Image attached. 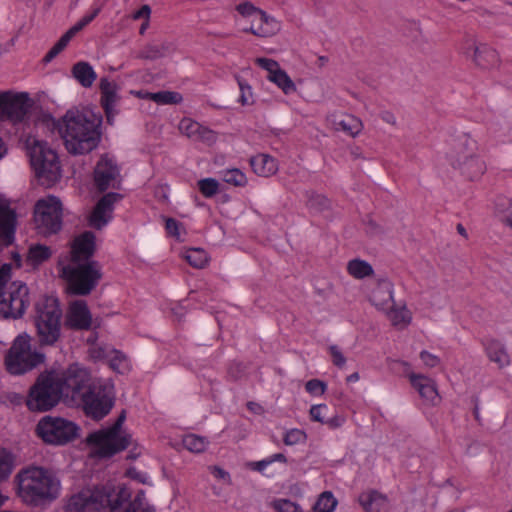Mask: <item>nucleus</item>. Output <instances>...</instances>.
I'll list each match as a JSON object with an SVG mask.
<instances>
[{
    "instance_id": "obj_55",
    "label": "nucleus",
    "mask_w": 512,
    "mask_h": 512,
    "mask_svg": "<svg viewBox=\"0 0 512 512\" xmlns=\"http://www.w3.org/2000/svg\"><path fill=\"white\" fill-rule=\"evenodd\" d=\"M329 350L332 356L333 364L342 368L346 363V358L342 354L341 350L336 345L330 346Z\"/></svg>"
},
{
    "instance_id": "obj_64",
    "label": "nucleus",
    "mask_w": 512,
    "mask_h": 512,
    "mask_svg": "<svg viewBox=\"0 0 512 512\" xmlns=\"http://www.w3.org/2000/svg\"><path fill=\"white\" fill-rule=\"evenodd\" d=\"M269 464H271V461L266 459V460L254 462L252 464V468L255 470H258V471H263Z\"/></svg>"
},
{
    "instance_id": "obj_21",
    "label": "nucleus",
    "mask_w": 512,
    "mask_h": 512,
    "mask_svg": "<svg viewBox=\"0 0 512 512\" xmlns=\"http://www.w3.org/2000/svg\"><path fill=\"white\" fill-rule=\"evenodd\" d=\"M121 198L118 193L105 194L96 204L89 218L90 225L96 229L104 227L111 218L113 205Z\"/></svg>"
},
{
    "instance_id": "obj_31",
    "label": "nucleus",
    "mask_w": 512,
    "mask_h": 512,
    "mask_svg": "<svg viewBox=\"0 0 512 512\" xmlns=\"http://www.w3.org/2000/svg\"><path fill=\"white\" fill-rule=\"evenodd\" d=\"M175 44L170 41H163L161 43L146 44L137 54L139 59L156 60L166 55L175 52Z\"/></svg>"
},
{
    "instance_id": "obj_46",
    "label": "nucleus",
    "mask_w": 512,
    "mask_h": 512,
    "mask_svg": "<svg viewBox=\"0 0 512 512\" xmlns=\"http://www.w3.org/2000/svg\"><path fill=\"white\" fill-rule=\"evenodd\" d=\"M99 11V8L94 9L91 14L84 16L80 21L73 25L65 34H67L72 39L76 35V33L81 31L98 15Z\"/></svg>"
},
{
    "instance_id": "obj_14",
    "label": "nucleus",
    "mask_w": 512,
    "mask_h": 512,
    "mask_svg": "<svg viewBox=\"0 0 512 512\" xmlns=\"http://www.w3.org/2000/svg\"><path fill=\"white\" fill-rule=\"evenodd\" d=\"M30 305V293L26 284L13 282L8 290V297L0 300V315L3 318H21Z\"/></svg>"
},
{
    "instance_id": "obj_58",
    "label": "nucleus",
    "mask_w": 512,
    "mask_h": 512,
    "mask_svg": "<svg viewBox=\"0 0 512 512\" xmlns=\"http://www.w3.org/2000/svg\"><path fill=\"white\" fill-rule=\"evenodd\" d=\"M209 470L216 478L226 480L228 484H231L229 473L223 470L221 467L211 466Z\"/></svg>"
},
{
    "instance_id": "obj_7",
    "label": "nucleus",
    "mask_w": 512,
    "mask_h": 512,
    "mask_svg": "<svg viewBox=\"0 0 512 512\" xmlns=\"http://www.w3.org/2000/svg\"><path fill=\"white\" fill-rule=\"evenodd\" d=\"M27 149L36 177L42 185L51 186L61 177V166L57 153L46 142L28 137Z\"/></svg>"
},
{
    "instance_id": "obj_37",
    "label": "nucleus",
    "mask_w": 512,
    "mask_h": 512,
    "mask_svg": "<svg viewBox=\"0 0 512 512\" xmlns=\"http://www.w3.org/2000/svg\"><path fill=\"white\" fill-rule=\"evenodd\" d=\"M185 260L194 268L203 269L209 262L208 254L201 248H191L184 254Z\"/></svg>"
},
{
    "instance_id": "obj_3",
    "label": "nucleus",
    "mask_w": 512,
    "mask_h": 512,
    "mask_svg": "<svg viewBox=\"0 0 512 512\" xmlns=\"http://www.w3.org/2000/svg\"><path fill=\"white\" fill-rule=\"evenodd\" d=\"M16 480L18 496L29 505L52 501L59 494V480L51 472L41 467H29L20 471Z\"/></svg>"
},
{
    "instance_id": "obj_28",
    "label": "nucleus",
    "mask_w": 512,
    "mask_h": 512,
    "mask_svg": "<svg viewBox=\"0 0 512 512\" xmlns=\"http://www.w3.org/2000/svg\"><path fill=\"white\" fill-rule=\"evenodd\" d=\"M359 503L366 512H387L389 510L387 497L375 490L360 494Z\"/></svg>"
},
{
    "instance_id": "obj_11",
    "label": "nucleus",
    "mask_w": 512,
    "mask_h": 512,
    "mask_svg": "<svg viewBox=\"0 0 512 512\" xmlns=\"http://www.w3.org/2000/svg\"><path fill=\"white\" fill-rule=\"evenodd\" d=\"M452 165L470 180L480 178L486 171V163L478 153L476 140L468 135L459 138Z\"/></svg>"
},
{
    "instance_id": "obj_32",
    "label": "nucleus",
    "mask_w": 512,
    "mask_h": 512,
    "mask_svg": "<svg viewBox=\"0 0 512 512\" xmlns=\"http://www.w3.org/2000/svg\"><path fill=\"white\" fill-rule=\"evenodd\" d=\"M485 350L490 361L496 363L499 368L507 367L510 364L507 349L500 341L495 339L488 341Z\"/></svg>"
},
{
    "instance_id": "obj_34",
    "label": "nucleus",
    "mask_w": 512,
    "mask_h": 512,
    "mask_svg": "<svg viewBox=\"0 0 512 512\" xmlns=\"http://www.w3.org/2000/svg\"><path fill=\"white\" fill-rule=\"evenodd\" d=\"M73 77L85 88L93 85L97 74L88 62H78L72 67Z\"/></svg>"
},
{
    "instance_id": "obj_38",
    "label": "nucleus",
    "mask_w": 512,
    "mask_h": 512,
    "mask_svg": "<svg viewBox=\"0 0 512 512\" xmlns=\"http://www.w3.org/2000/svg\"><path fill=\"white\" fill-rule=\"evenodd\" d=\"M146 97L149 100L156 102L157 104H178L182 101V96L178 92L173 91H160L156 93H146Z\"/></svg>"
},
{
    "instance_id": "obj_13",
    "label": "nucleus",
    "mask_w": 512,
    "mask_h": 512,
    "mask_svg": "<svg viewBox=\"0 0 512 512\" xmlns=\"http://www.w3.org/2000/svg\"><path fill=\"white\" fill-rule=\"evenodd\" d=\"M62 203L59 198L49 195L39 199L34 208V222L37 231L49 236L62 228Z\"/></svg>"
},
{
    "instance_id": "obj_20",
    "label": "nucleus",
    "mask_w": 512,
    "mask_h": 512,
    "mask_svg": "<svg viewBox=\"0 0 512 512\" xmlns=\"http://www.w3.org/2000/svg\"><path fill=\"white\" fill-rule=\"evenodd\" d=\"M408 379L411 386L419 393L425 403L436 405L439 402L440 396L434 379L414 372H409Z\"/></svg>"
},
{
    "instance_id": "obj_40",
    "label": "nucleus",
    "mask_w": 512,
    "mask_h": 512,
    "mask_svg": "<svg viewBox=\"0 0 512 512\" xmlns=\"http://www.w3.org/2000/svg\"><path fill=\"white\" fill-rule=\"evenodd\" d=\"M337 505V500L329 491L323 492L313 506L315 512H332Z\"/></svg>"
},
{
    "instance_id": "obj_62",
    "label": "nucleus",
    "mask_w": 512,
    "mask_h": 512,
    "mask_svg": "<svg viewBox=\"0 0 512 512\" xmlns=\"http://www.w3.org/2000/svg\"><path fill=\"white\" fill-rule=\"evenodd\" d=\"M381 118L388 124L395 125L396 124V117L393 113L389 111H384L381 114Z\"/></svg>"
},
{
    "instance_id": "obj_19",
    "label": "nucleus",
    "mask_w": 512,
    "mask_h": 512,
    "mask_svg": "<svg viewBox=\"0 0 512 512\" xmlns=\"http://www.w3.org/2000/svg\"><path fill=\"white\" fill-rule=\"evenodd\" d=\"M16 225L15 210L7 201L0 199V251L14 242Z\"/></svg>"
},
{
    "instance_id": "obj_42",
    "label": "nucleus",
    "mask_w": 512,
    "mask_h": 512,
    "mask_svg": "<svg viewBox=\"0 0 512 512\" xmlns=\"http://www.w3.org/2000/svg\"><path fill=\"white\" fill-rule=\"evenodd\" d=\"M198 188L202 195L211 198L219 191V183L214 178H205L198 181Z\"/></svg>"
},
{
    "instance_id": "obj_17",
    "label": "nucleus",
    "mask_w": 512,
    "mask_h": 512,
    "mask_svg": "<svg viewBox=\"0 0 512 512\" xmlns=\"http://www.w3.org/2000/svg\"><path fill=\"white\" fill-rule=\"evenodd\" d=\"M117 165L107 156H102L94 169V181L100 191L117 188L120 183Z\"/></svg>"
},
{
    "instance_id": "obj_53",
    "label": "nucleus",
    "mask_w": 512,
    "mask_h": 512,
    "mask_svg": "<svg viewBox=\"0 0 512 512\" xmlns=\"http://www.w3.org/2000/svg\"><path fill=\"white\" fill-rule=\"evenodd\" d=\"M275 508L278 512H301L298 505L286 499L278 501Z\"/></svg>"
},
{
    "instance_id": "obj_43",
    "label": "nucleus",
    "mask_w": 512,
    "mask_h": 512,
    "mask_svg": "<svg viewBox=\"0 0 512 512\" xmlns=\"http://www.w3.org/2000/svg\"><path fill=\"white\" fill-rule=\"evenodd\" d=\"M307 439L305 431L301 429H290L288 430L283 438V442L287 446H293L300 443H304Z\"/></svg>"
},
{
    "instance_id": "obj_59",
    "label": "nucleus",
    "mask_w": 512,
    "mask_h": 512,
    "mask_svg": "<svg viewBox=\"0 0 512 512\" xmlns=\"http://www.w3.org/2000/svg\"><path fill=\"white\" fill-rule=\"evenodd\" d=\"M150 13H151V9L148 5H143L138 11H136L132 18L134 20H138L142 17H144L145 19H149L150 17Z\"/></svg>"
},
{
    "instance_id": "obj_48",
    "label": "nucleus",
    "mask_w": 512,
    "mask_h": 512,
    "mask_svg": "<svg viewBox=\"0 0 512 512\" xmlns=\"http://www.w3.org/2000/svg\"><path fill=\"white\" fill-rule=\"evenodd\" d=\"M165 228L167 230V233L174 237L178 241H182V224L178 222L177 220L173 218H166L165 219Z\"/></svg>"
},
{
    "instance_id": "obj_25",
    "label": "nucleus",
    "mask_w": 512,
    "mask_h": 512,
    "mask_svg": "<svg viewBox=\"0 0 512 512\" xmlns=\"http://www.w3.org/2000/svg\"><path fill=\"white\" fill-rule=\"evenodd\" d=\"M92 317L84 301L71 304L67 315V324L73 329L87 330L90 328Z\"/></svg>"
},
{
    "instance_id": "obj_12",
    "label": "nucleus",
    "mask_w": 512,
    "mask_h": 512,
    "mask_svg": "<svg viewBox=\"0 0 512 512\" xmlns=\"http://www.w3.org/2000/svg\"><path fill=\"white\" fill-rule=\"evenodd\" d=\"M79 426L66 418L44 416L36 425V434L46 444L65 445L79 437Z\"/></svg>"
},
{
    "instance_id": "obj_2",
    "label": "nucleus",
    "mask_w": 512,
    "mask_h": 512,
    "mask_svg": "<svg viewBox=\"0 0 512 512\" xmlns=\"http://www.w3.org/2000/svg\"><path fill=\"white\" fill-rule=\"evenodd\" d=\"M67 152L86 155L95 150L101 141L100 121L92 113L70 109L54 121Z\"/></svg>"
},
{
    "instance_id": "obj_54",
    "label": "nucleus",
    "mask_w": 512,
    "mask_h": 512,
    "mask_svg": "<svg viewBox=\"0 0 512 512\" xmlns=\"http://www.w3.org/2000/svg\"><path fill=\"white\" fill-rule=\"evenodd\" d=\"M420 358L428 368L436 367L440 363V358L437 355L431 354L426 350L420 352Z\"/></svg>"
},
{
    "instance_id": "obj_1",
    "label": "nucleus",
    "mask_w": 512,
    "mask_h": 512,
    "mask_svg": "<svg viewBox=\"0 0 512 512\" xmlns=\"http://www.w3.org/2000/svg\"><path fill=\"white\" fill-rule=\"evenodd\" d=\"M78 364H72L62 372L45 371L38 375L29 388L25 403L31 412H47L60 402L70 406L75 402L73 393Z\"/></svg>"
},
{
    "instance_id": "obj_6",
    "label": "nucleus",
    "mask_w": 512,
    "mask_h": 512,
    "mask_svg": "<svg viewBox=\"0 0 512 512\" xmlns=\"http://www.w3.org/2000/svg\"><path fill=\"white\" fill-rule=\"evenodd\" d=\"M60 275L67 282L69 292L80 296L90 294L103 276L98 261H69L61 266Z\"/></svg>"
},
{
    "instance_id": "obj_56",
    "label": "nucleus",
    "mask_w": 512,
    "mask_h": 512,
    "mask_svg": "<svg viewBox=\"0 0 512 512\" xmlns=\"http://www.w3.org/2000/svg\"><path fill=\"white\" fill-rule=\"evenodd\" d=\"M239 86L241 90L240 102L242 105L250 104L252 100V92L250 86L244 85L242 82H239Z\"/></svg>"
},
{
    "instance_id": "obj_52",
    "label": "nucleus",
    "mask_w": 512,
    "mask_h": 512,
    "mask_svg": "<svg viewBox=\"0 0 512 512\" xmlns=\"http://www.w3.org/2000/svg\"><path fill=\"white\" fill-rule=\"evenodd\" d=\"M12 472V463L8 455L0 453V481L6 479Z\"/></svg>"
},
{
    "instance_id": "obj_23",
    "label": "nucleus",
    "mask_w": 512,
    "mask_h": 512,
    "mask_svg": "<svg viewBox=\"0 0 512 512\" xmlns=\"http://www.w3.org/2000/svg\"><path fill=\"white\" fill-rule=\"evenodd\" d=\"M279 30V21L261 9L259 13L252 18L251 26L244 31L258 37H270L275 35Z\"/></svg>"
},
{
    "instance_id": "obj_5",
    "label": "nucleus",
    "mask_w": 512,
    "mask_h": 512,
    "mask_svg": "<svg viewBox=\"0 0 512 512\" xmlns=\"http://www.w3.org/2000/svg\"><path fill=\"white\" fill-rule=\"evenodd\" d=\"M129 497L124 487L117 493L110 486L86 488L69 499L66 509L68 512H96L106 508L115 511Z\"/></svg>"
},
{
    "instance_id": "obj_10",
    "label": "nucleus",
    "mask_w": 512,
    "mask_h": 512,
    "mask_svg": "<svg viewBox=\"0 0 512 512\" xmlns=\"http://www.w3.org/2000/svg\"><path fill=\"white\" fill-rule=\"evenodd\" d=\"M125 418V411H122L111 427L88 435L86 442L95 447L94 453L97 456L110 457L130 445L131 435L126 433L121 434L120 431Z\"/></svg>"
},
{
    "instance_id": "obj_26",
    "label": "nucleus",
    "mask_w": 512,
    "mask_h": 512,
    "mask_svg": "<svg viewBox=\"0 0 512 512\" xmlns=\"http://www.w3.org/2000/svg\"><path fill=\"white\" fill-rule=\"evenodd\" d=\"M179 130L188 138L194 141L212 143L215 141V134L212 130L202 126L200 123L184 118L179 123Z\"/></svg>"
},
{
    "instance_id": "obj_60",
    "label": "nucleus",
    "mask_w": 512,
    "mask_h": 512,
    "mask_svg": "<svg viewBox=\"0 0 512 512\" xmlns=\"http://www.w3.org/2000/svg\"><path fill=\"white\" fill-rule=\"evenodd\" d=\"M343 422H344V418H342L338 415H335L332 417L328 416L323 424L328 425L330 428H337V427L341 426Z\"/></svg>"
},
{
    "instance_id": "obj_4",
    "label": "nucleus",
    "mask_w": 512,
    "mask_h": 512,
    "mask_svg": "<svg viewBox=\"0 0 512 512\" xmlns=\"http://www.w3.org/2000/svg\"><path fill=\"white\" fill-rule=\"evenodd\" d=\"M76 375H79L73 388L76 399L70 407L81 406L85 414L94 420L104 418L114 405L113 397L101 386L92 384L91 375L85 368L78 365Z\"/></svg>"
},
{
    "instance_id": "obj_22",
    "label": "nucleus",
    "mask_w": 512,
    "mask_h": 512,
    "mask_svg": "<svg viewBox=\"0 0 512 512\" xmlns=\"http://www.w3.org/2000/svg\"><path fill=\"white\" fill-rule=\"evenodd\" d=\"M96 251L95 235L86 231L76 237L71 245L70 261H94Z\"/></svg>"
},
{
    "instance_id": "obj_44",
    "label": "nucleus",
    "mask_w": 512,
    "mask_h": 512,
    "mask_svg": "<svg viewBox=\"0 0 512 512\" xmlns=\"http://www.w3.org/2000/svg\"><path fill=\"white\" fill-rule=\"evenodd\" d=\"M223 180L234 186H244L247 183L245 174L239 169H230L224 173Z\"/></svg>"
},
{
    "instance_id": "obj_9",
    "label": "nucleus",
    "mask_w": 512,
    "mask_h": 512,
    "mask_svg": "<svg viewBox=\"0 0 512 512\" xmlns=\"http://www.w3.org/2000/svg\"><path fill=\"white\" fill-rule=\"evenodd\" d=\"M62 310L57 298L46 296L36 303L35 324L39 341L53 345L60 338Z\"/></svg>"
},
{
    "instance_id": "obj_45",
    "label": "nucleus",
    "mask_w": 512,
    "mask_h": 512,
    "mask_svg": "<svg viewBox=\"0 0 512 512\" xmlns=\"http://www.w3.org/2000/svg\"><path fill=\"white\" fill-rule=\"evenodd\" d=\"M71 38L67 34H63L61 38L55 43V45L49 50V52L45 55L44 61L50 62L54 57H56L61 51H63Z\"/></svg>"
},
{
    "instance_id": "obj_39",
    "label": "nucleus",
    "mask_w": 512,
    "mask_h": 512,
    "mask_svg": "<svg viewBox=\"0 0 512 512\" xmlns=\"http://www.w3.org/2000/svg\"><path fill=\"white\" fill-rule=\"evenodd\" d=\"M306 197V206L309 209L315 210L317 212H322L330 208V201L324 195L317 194L313 191H309L306 193Z\"/></svg>"
},
{
    "instance_id": "obj_30",
    "label": "nucleus",
    "mask_w": 512,
    "mask_h": 512,
    "mask_svg": "<svg viewBox=\"0 0 512 512\" xmlns=\"http://www.w3.org/2000/svg\"><path fill=\"white\" fill-rule=\"evenodd\" d=\"M253 171L261 177H270L277 173L278 161L269 154L260 153L250 158Z\"/></svg>"
},
{
    "instance_id": "obj_8",
    "label": "nucleus",
    "mask_w": 512,
    "mask_h": 512,
    "mask_svg": "<svg viewBox=\"0 0 512 512\" xmlns=\"http://www.w3.org/2000/svg\"><path fill=\"white\" fill-rule=\"evenodd\" d=\"M45 356L32 348L31 337L18 335L6 352L4 366L11 375H23L43 363Z\"/></svg>"
},
{
    "instance_id": "obj_18",
    "label": "nucleus",
    "mask_w": 512,
    "mask_h": 512,
    "mask_svg": "<svg viewBox=\"0 0 512 512\" xmlns=\"http://www.w3.org/2000/svg\"><path fill=\"white\" fill-rule=\"evenodd\" d=\"M255 63L268 72V80L276 84L284 94L296 92L297 88L288 74L281 69L279 63L270 58H257Z\"/></svg>"
},
{
    "instance_id": "obj_41",
    "label": "nucleus",
    "mask_w": 512,
    "mask_h": 512,
    "mask_svg": "<svg viewBox=\"0 0 512 512\" xmlns=\"http://www.w3.org/2000/svg\"><path fill=\"white\" fill-rule=\"evenodd\" d=\"M183 446L193 453H201L207 447V440L195 434L186 435L182 440Z\"/></svg>"
},
{
    "instance_id": "obj_61",
    "label": "nucleus",
    "mask_w": 512,
    "mask_h": 512,
    "mask_svg": "<svg viewBox=\"0 0 512 512\" xmlns=\"http://www.w3.org/2000/svg\"><path fill=\"white\" fill-rule=\"evenodd\" d=\"M124 512H154V509L148 506H140L137 505L133 507V501L129 504V506L125 509Z\"/></svg>"
},
{
    "instance_id": "obj_15",
    "label": "nucleus",
    "mask_w": 512,
    "mask_h": 512,
    "mask_svg": "<svg viewBox=\"0 0 512 512\" xmlns=\"http://www.w3.org/2000/svg\"><path fill=\"white\" fill-rule=\"evenodd\" d=\"M31 108V101L27 93L12 94L1 93L0 118L12 123L23 122Z\"/></svg>"
},
{
    "instance_id": "obj_16",
    "label": "nucleus",
    "mask_w": 512,
    "mask_h": 512,
    "mask_svg": "<svg viewBox=\"0 0 512 512\" xmlns=\"http://www.w3.org/2000/svg\"><path fill=\"white\" fill-rule=\"evenodd\" d=\"M463 53L481 70H492L500 66L498 52L487 44L467 39L464 43Z\"/></svg>"
},
{
    "instance_id": "obj_36",
    "label": "nucleus",
    "mask_w": 512,
    "mask_h": 512,
    "mask_svg": "<svg viewBox=\"0 0 512 512\" xmlns=\"http://www.w3.org/2000/svg\"><path fill=\"white\" fill-rule=\"evenodd\" d=\"M347 271L356 279L371 276L374 272L373 267L367 261L361 259L350 260L347 264Z\"/></svg>"
},
{
    "instance_id": "obj_33",
    "label": "nucleus",
    "mask_w": 512,
    "mask_h": 512,
    "mask_svg": "<svg viewBox=\"0 0 512 512\" xmlns=\"http://www.w3.org/2000/svg\"><path fill=\"white\" fill-rule=\"evenodd\" d=\"M385 311L391 324L398 329H404L411 323L412 315L405 305L398 307L389 305Z\"/></svg>"
},
{
    "instance_id": "obj_47",
    "label": "nucleus",
    "mask_w": 512,
    "mask_h": 512,
    "mask_svg": "<svg viewBox=\"0 0 512 512\" xmlns=\"http://www.w3.org/2000/svg\"><path fill=\"white\" fill-rule=\"evenodd\" d=\"M235 9L244 18H254L261 10L249 1L239 3Z\"/></svg>"
},
{
    "instance_id": "obj_35",
    "label": "nucleus",
    "mask_w": 512,
    "mask_h": 512,
    "mask_svg": "<svg viewBox=\"0 0 512 512\" xmlns=\"http://www.w3.org/2000/svg\"><path fill=\"white\" fill-rule=\"evenodd\" d=\"M52 255L51 249L42 244H33L29 247L26 262L32 267H37L47 261Z\"/></svg>"
},
{
    "instance_id": "obj_57",
    "label": "nucleus",
    "mask_w": 512,
    "mask_h": 512,
    "mask_svg": "<svg viewBox=\"0 0 512 512\" xmlns=\"http://www.w3.org/2000/svg\"><path fill=\"white\" fill-rule=\"evenodd\" d=\"M501 221L512 229V201L501 212Z\"/></svg>"
},
{
    "instance_id": "obj_24",
    "label": "nucleus",
    "mask_w": 512,
    "mask_h": 512,
    "mask_svg": "<svg viewBox=\"0 0 512 512\" xmlns=\"http://www.w3.org/2000/svg\"><path fill=\"white\" fill-rule=\"evenodd\" d=\"M118 89L119 87L115 82L109 81L107 78H101V105L104 108L108 122H111L117 114L116 105L120 99Z\"/></svg>"
},
{
    "instance_id": "obj_63",
    "label": "nucleus",
    "mask_w": 512,
    "mask_h": 512,
    "mask_svg": "<svg viewBox=\"0 0 512 512\" xmlns=\"http://www.w3.org/2000/svg\"><path fill=\"white\" fill-rule=\"evenodd\" d=\"M145 504V492L140 490L133 500V507L137 505L143 506Z\"/></svg>"
},
{
    "instance_id": "obj_49",
    "label": "nucleus",
    "mask_w": 512,
    "mask_h": 512,
    "mask_svg": "<svg viewBox=\"0 0 512 512\" xmlns=\"http://www.w3.org/2000/svg\"><path fill=\"white\" fill-rule=\"evenodd\" d=\"M329 408L324 404L313 405L310 408V416L313 421L324 423L328 417Z\"/></svg>"
},
{
    "instance_id": "obj_51",
    "label": "nucleus",
    "mask_w": 512,
    "mask_h": 512,
    "mask_svg": "<svg viewBox=\"0 0 512 512\" xmlns=\"http://www.w3.org/2000/svg\"><path fill=\"white\" fill-rule=\"evenodd\" d=\"M306 391L313 395H322L326 391V384L318 379L309 380L305 385Z\"/></svg>"
},
{
    "instance_id": "obj_50",
    "label": "nucleus",
    "mask_w": 512,
    "mask_h": 512,
    "mask_svg": "<svg viewBox=\"0 0 512 512\" xmlns=\"http://www.w3.org/2000/svg\"><path fill=\"white\" fill-rule=\"evenodd\" d=\"M11 264H3L0 268V300L4 297V290L11 279Z\"/></svg>"
},
{
    "instance_id": "obj_27",
    "label": "nucleus",
    "mask_w": 512,
    "mask_h": 512,
    "mask_svg": "<svg viewBox=\"0 0 512 512\" xmlns=\"http://www.w3.org/2000/svg\"><path fill=\"white\" fill-rule=\"evenodd\" d=\"M369 300L378 309L385 310L393 302V284L386 279L379 280L372 288Z\"/></svg>"
},
{
    "instance_id": "obj_29",
    "label": "nucleus",
    "mask_w": 512,
    "mask_h": 512,
    "mask_svg": "<svg viewBox=\"0 0 512 512\" xmlns=\"http://www.w3.org/2000/svg\"><path fill=\"white\" fill-rule=\"evenodd\" d=\"M332 124L336 131H342L352 138L357 137L363 130V122L352 114L333 116Z\"/></svg>"
}]
</instances>
